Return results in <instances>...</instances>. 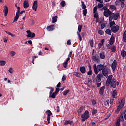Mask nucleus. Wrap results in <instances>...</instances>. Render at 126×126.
I'll list each match as a JSON object with an SVG mask.
<instances>
[{
    "label": "nucleus",
    "instance_id": "1",
    "mask_svg": "<svg viewBox=\"0 0 126 126\" xmlns=\"http://www.w3.org/2000/svg\"><path fill=\"white\" fill-rule=\"evenodd\" d=\"M104 67L105 65H104V64H99L96 65V64H94L93 66V68L95 74H98V72H99V71H101V70H102Z\"/></svg>",
    "mask_w": 126,
    "mask_h": 126
},
{
    "label": "nucleus",
    "instance_id": "2",
    "mask_svg": "<svg viewBox=\"0 0 126 126\" xmlns=\"http://www.w3.org/2000/svg\"><path fill=\"white\" fill-rule=\"evenodd\" d=\"M117 79L115 78H113L112 80L110 82V85H111L112 88H116L117 86H119L120 85V82L118 81L116 82Z\"/></svg>",
    "mask_w": 126,
    "mask_h": 126
},
{
    "label": "nucleus",
    "instance_id": "3",
    "mask_svg": "<svg viewBox=\"0 0 126 126\" xmlns=\"http://www.w3.org/2000/svg\"><path fill=\"white\" fill-rule=\"evenodd\" d=\"M81 118L82 119V122H85L86 120H88L89 118V111L86 110L85 112L81 115Z\"/></svg>",
    "mask_w": 126,
    "mask_h": 126
},
{
    "label": "nucleus",
    "instance_id": "4",
    "mask_svg": "<svg viewBox=\"0 0 126 126\" xmlns=\"http://www.w3.org/2000/svg\"><path fill=\"white\" fill-rule=\"evenodd\" d=\"M119 16H120V13H112V14L109 17V21H112V20H113V19H114V20H118V19H119Z\"/></svg>",
    "mask_w": 126,
    "mask_h": 126
},
{
    "label": "nucleus",
    "instance_id": "5",
    "mask_svg": "<svg viewBox=\"0 0 126 126\" xmlns=\"http://www.w3.org/2000/svg\"><path fill=\"white\" fill-rule=\"evenodd\" d=\"M47 89H50V91L49 92V98H52L53 99L56 98V96H57V95L53 93L54 88H53V87H47Z\"/></svg>",
    "mask_w": 126,
    "mask_h": 126
},
{
    "label": "nucleus",
    "instance_id": "6",
    "mask_svg": "<svg viewBox=\"0 0 126 126\" xmlns=\"http://www.w3.org/2000/svg\"><path fill=\"white\" fill-rule=\"evenodd\" d=\"M109 70H110V69H109L107 67V65H105L103 69H102V73L103 75H104V76H108V74L109 73Z\"/></svg>",
    "mask_w": 126,
    "mask_h": 126
},
{
    "label": "nucleus",
    "instance_id": "7",
    "mask_svg": "<svg viewBox=\"0 0 126 126\" xmlns=\"http://www.w3.org/2000/svg\"><path fill=\"white\" fill-rule=\"evenodd\" d=\"M92 58L93 61L95 62V63H100V59H99V55H98L97 54H95L94 55V56H92Z\"/></svg>",
    "mask_w": 126,
    "mask_h": 126
},
{
    "label": "nucleus",
    "instance_id": "8",
    "mask_svg": "<svg viewBox=\"0 0 126 126\" xmlns=\"http://www.w3.org/2000/svg\"><path fill=\"white\" fill-rule=\"evenodd\" d=\"M26 32L27 33V37L28 38H34L36 35L35 34V33L31 32V31L28 30L26 31Z\"/></svg>",
    "mask_w": 126,
    "mask_h": 126
},
{
    "label": "nucleus",
    "instance_id": "9",
    "mask_svg": "<svg viewBox=\"0 0 126 126\" xmlns=\"http://www.w3.org/2000/svg\"><path fill=\"white\" fill-rule=\"evenodd\" d=\"M45 114L47 115V122L48 124H50V120H51V116L52 115V112L50 110H47L46 111Z\"/></svg>",
    "mask_w": 126,
    "mask_h": 126
},
{
    "label": "nucleus",
    "instance_id": "10",
    "mask_svg": "<svg viewBox=\"0 0 126 126\" xmlns=\"http://www.w3.org/2000/svg\"><path fill=\"white\" fill-rule=\"evenodd\" d=\"M113 80V75H110L106 80V86H110V82H111V81Z\"/></svg>",
    "mask_w": 126,
    "mask_h": 126
},
{
    "label": "nucleus",
    "instance_id": "11",
    "mask_svg": "<svg viewBox=\"0 0 126 126\" xmlns=\"http://www.w3.org/2000/svg\"><path fill=\"white\" fill-rule=\"evenodd\" d=\"M113 13V12L110 11L109 9L107 10L106 11H104L103 12V15L105 17H109V16H111Z\"/></svg>",
    "mask_w": 126,
    "mask_h": 126
},
{
    "label": "nucleus",
    "instance_id": "12",
    "mask_svg": "<svg viewBox=\"0 0 126 126\" xmlns=\"http://www.w3.org/2000/svg\"><path fill=\"white\" fill-rule=\"evenodd\" d=\"M111 66L113 71L115 72L116 71V69L117 68V61L116 60H114Z\"/></svg>",
    "mask_w": 126,
    "mask_h": 126
},
{
    "label": "nucleus",
    "instance_id": "13",
    "mask_svg": "<svg viewBox=\"0 0 126 126\" xmlns=\"http://www.w3.org/2000/svg\"><path fill=\"white\" fill-rule=\"evenodd\" d=\"M102 77H103V74L102 73L98 74L95 78L96 82L99 83L102 80Z\"/></svg>",
    "mask_w": 126,
    "mask_h": 126
},
{
    "label": "nucleus",
    "instance_id": "14",
    "mask_svg": "<svg viewBox=\"0 0 126 126\" xmlns=\"http://www.w3.org/2000/svg\"><path fill=\"white\" fill-rule=\"evenodd\" d=\"M119 29H120V27L118 25H116V26H113L111 28V31L113 33H117L118 31H119Z\"/></svg>",
    "mask_w": 126,
    "mask_h": 126
},
{
    "label": "nucleus",
    "instance_id": "15",
    "mask_svg": "<svg viewBox=\"0 0 126 126\" xmlns=\"http://www.w3.org/2000/svg\"><path fill=\"white\" fill-rule=\"evenodd\" d=\"M38 7V1L35 0L33 2V6H32V9L35 11H37V8Z\"/></svg>",
    "mask_w": 126,
    "mask_h": 126
},
{
    "label": "nucleus",
    "instance_id": "16",
    "mask_svg": "<svg viewBox=\"0 0 126 126\" xmlns=\"http://www.w3.org/2000/svg\"><path fill=\"white\" fill-rule=\"evenodd\" d=\"M46 29L48 31H53V30H55V25H50L49 26H47L46 28Z\"/></svg>",
    "mask_w": 126,
    "mask_h": 126
},
{
    "label": "nucleus",
    "instance_id": "17",
    "mask_svg": "<svg viewBox=\"0 0 126 126\" xmlns=\"http://www.w3.org/2000/svg\"><path fill=\"white\" fill-rule=\"evenodd\" d=\"M3 11L4 13V16H7V13H8V7H7V6L5 5L4 6V10Z\"/></svg>",
    "mask_w": 126,
    "mask_h": 126
},
{
    "label": "nucleus",
    "instance_id": "18",
    "mask_svg": "<svg viewBox=\"0 0 126 126\" xmlns=\"http://www.w3.org/2000/svg\"><path fill=\"white\" fill-rule=\"evenodd\" d=\"M89 71L87 73L88 75H92L93 74V71H92V67H91V65H89Z\"/></svg>",
    "mask_w": 126,
    "mask_h": 126
},
{
    "label": "nucleus",
    "instance_id": "19",
    "mask_svg": "<svg viewBox=\"0 0 126 126\" xmlns=\"http://www.w3.org/2000/svg\"><path fill=\"white\" fill-rule=\"evenodd\" d=\"M29 7V2L28 0L24 1V8H28Z\"/></svg>",
    "mask_w": 126,
    "mask_h": 126
},
{
    "label": "nucleus",
    "instance_id": "20",
    "mask_svg": "<svg viewBox=\"0 0 126 126\" xmlns=\"http://www.w3.org/2000/svg\"><path fill=\"white\" fill-rule=\"evenodd\" d=\"M105 86H102L100 88L99 91V94H100V95H103V94H104V91L105 90Z\"/></svg>",
    "mask_w": 126,
    "mask_h": 126
},
{
    "label": "nucleus",
    "instance_id": "21",
    "mask_svg": "<svg viewBox=\"0 0 126 126\" xmlns=\"http://www.w3.org/2000/svg\"><path fill=\"white\" fill-rule=\"evenodd\" d=\"M99 57L102 60H105V59H106V56H105V53L104 52H100Z\"/></svg>",
    "mask_w": 126,
    "mask_h": 126
},
{
    "label": "nucleus",
    "instance_id": "22",
    "mask_svg": "<svg viewBox=\"0 0 126 126\" xmlns=\"http://www.w3.org/2000/svg\"><path fill=\"white\" fill-rule=\"evenodd\" d=\"M80 71L81 73L84 74L86 72V69L85 68V66H83L80 67Z\"/></svg>",
    "mask_w": 126,
    "mask_h": 126
},
{
    "label": "nucleus",
    "instance_id": "23",
    "mask_svg": "<svg viewBox=\"0 0 126 126\" xmlns=\"http://www.w3.org/2000/svg\"><path fill=\"white\" fill-rule=\"evenodd\" d=\"M72 124H73V122L71 121V120H66L64 123V125L66 126V125H72Z\"/></svg>",
    "mask_w": 126,
    "mask_h": 126
},
{
    "label": "nucleus",
    "instance_id": "24",
    "mask_svg": "<svg viewBox=\"0 0 126 126\" xmlns=\"http://www.w3.org/2000/svg\"><path fill=\"white\" fill-rule=\"evenodd\" d=\"M74 75L76 76V77H79L81 78V76H82V74L80 72H76L75 73Z\"/></svg>",
    "mask_w": 126,
    "mask_h": 126
},
{
    "label": "nucleus",
    "instance_id": "25",
    "mask_svg": "<svg viewBox=\"0 0 126 126\" xmlns=\"http://www.w3.org/2000/svg\"><path fill=\"white\" fill-rule=\"evenodd\" d=\"M121 56H122V58H126V51L122 50L121 51Z\"/></svg>",
    "mask_w": 126,
    "mask_h": 126
},
{
    "label": "nucleus",
    "instance_id": "26",
    "mask_svg": "<svg viewBox=\"0 0 126 126\" xmlns=\"http://www.w3.org/2000/svg\"><path fill=\"white\" fill-rule=\"evenodd\" d=\"M110 45H113L114 44V36H112L109 40Z\"/></svg>",
    "mask_w": 126,
    "mask_h": 126
},
{
    "label": "nucleus",
    "instance_id": "27",
    "mask_svg": "<svg viewBox=\"0 0 126 126\" xmlns=\"http://www.w3.org/2000/svg\"><path fill=\"white\" fill-rule=\"evenodd\" d=\"M118 95V94L117 93V90H114L112 92V96L113 98H116V96Z\"/></svg>",
    "mask_w": 126,
    "mask_h": 126
},
{
    "label": "nucleus",
    "instance_id": "28",
    "mask_svg": "<svg viewBox=\"0 0 126 126\" xmlns=\"http://www.w3.org/2000/svg\"><path fill=\"white\" fill-rule=\"evenodd\" d=\"M121 126V119H118L115 123V126Z\"/></svg>",
    "mask_w": 126,
    "mask_h": 126
},
{
    "label": "nucleus",
    "instance_id": "29",
    "mask_svg": "<svg viewBox=\"0 0 126 126\" xmlns=\"http://www.w3.org/2000/svg\"><path fill=\"white\" fill-rule=\"evenodd\" d=\"M18 18H19V14H16V16L14 17V20L13 22H16V21H17V20H18Z\"/></svg>",
    "mask_w": 126,
    "mask_h": 126
},
{
    "label": "nucleus",
    "instance_id": "30",
    "mask_svg": "<svg viewBox=\"0 0 126 126\" xmlns=\"http://www.w3.org/2000/svg\"><path fill=\"white\" fill-rule=\"evenodd\" d=\"M5 63H6V62H5V61H0V65L1 66H4V65H5Z\"/></svg>",
    "mask_w": 126,
    "mask_h": 126
},
{
    "label": "nucleus",
    "instance_id": "31",
    "mask_svg": "<svg viewBox=\"0 0 126 126\" xmlns=\"http://www.w3.org/2000/svg\"><path fill=\"white\" fill-rule=\"evenodd\" d=\"M83 109H84V107L83 106H81L80 108L77 110V113L81 114V112L83 111Z\"/></svg>",
    "mask_w": 126,
    "mask_h": 126
},
{
    "label": "nucleus",
    "instance_id": "32",
    "mask_svg": "<svg viewBox=\"0 0 126 126\" xmlns=\"http://www.w3.org/2000/svg\"><path fill=\"white\" fill-rule=\"evenodd\" d=\"M105 33L108 35H111L112 34V31L111 30L108 29L105 31Z\"/></svg>",
    "mask_w": 126,
    "mask_h": 126
},
{
    "label": "nucleus",
    "instance_id": "33",
    "mask_svg": "<svg viewBox=\"0 0 126 126\" xmlns=\"http://www.w3.org/2000/svg\"><path fill=\"white\" fill-rule=\"evenodd\" d=\"M89 43L91 48H93L94 47V41L93 40H90Z\"/></svg>",
    "mask_w": 126,
    "mask_h": 126
},
{
    "label": "nucleus",
    "instance_id": "34",
    "mask_svg": "<svg viewBox=\"0 0 126 126\" xmlns=\"http://www.w3.org/2000/svg\"><path fill=\"white\" fill-rule=\"evenodd\" d=\"M58 16H55L52 18V23H56L57 21Z\"/></svg>",
    "mask_w": 126,
    "mask_h": 126
},
{
    "label": "nucleus",
    "instance_id": "35",
    "mask_svg": "<svg viewBox=\"0 0 126 126\" xmlns=\"http://www.w3.org/2000/svg\"><path fill=\"white\" fill-rule=\"evenodd\" d=\"M81 3H82V9H86V5H85V4L84 3V2L82 1H81Z\"/></svg>",
    "mask_w": 126,
    "mask_h": 126
},
{
    "label": "nucleus",
    "instance_id": "36",
    "mask_svg": "<svg viewBox=\"0 0 126 126\" xmlns=\"http://www.w3.org/2000/svg\"><path fill=\"white\" fill-rule=\"evenodd\" d=\"M109 101L108 99H107L104 103V106L105 107H109Z\"/></svg>",
    "mask_w": 126,
    "mask_h": 126
},
{
    "label": "nucleus",
    "instance_id": "37",
    "mask_svg": "<svg viewBox=\"0 0 126 126\" xmlns=\"http://www.w3.org/2000/svg\"><path fill=\"white\" fill-rule=\"evenodd\" d=\"M110 27L111 28L112 27H113V25H116V23H115V21H111L109 23Z\"/></svg>",
    "mask_w": 126,
    "mask_h": 126
},
{
    "label": "nucleus",
    "instance_id": "38",
    "mask_svg": "<svg viewBox=\"0 0 126 126\" xmlns=\"http://www.w3.org/2000/svg\"><path fill=\"white\" fill-rule=\"evenodd\" d=\"M111 52H112L113 53H115V52H116L117 51V49L116 48V46H115L114 45H113L111 48Z\"/></svg>",
    "mask_w": 126,
    "mask_h": 126
},
{
    "label": "nucleus",
    "instance_id": "39",
    "mask_svg": "<svg viewBox=\"0 0 126 126\" xmlns=\"http://www.w3.org/2000/svg\"><path fill=\"white\" fill-rule=\"evenodd\" d=\"M110 8H111V9H112L113 10H116L117 9V7H116L114 5H110Z\"/></svg>",
    "mask_w": 126,
    "mask_h": 126
},
{
    "label": "nucleus",
    "instance_id": "40",
    "mask_svg": "<svg viewBox=\"0 0 126 126\" xmlns=\"http://www.w3.org/2000/svg\"><path fill=\"white\" fill-rule=\"evenodd\" d=\"M98 113V111L96 109H93L92 110V115H95V114H97Z\"/></svg>",
    "mask_w": 126,
    "mask_h": 126
},
{
    "label": "nucleus",
    "instance_id": "41",
    "mask_svg": "<svg viewBox=\"0 0 126 126\" xmlns=\"http://www.w3.org/2000/svg\"><path fill=\"white\" fill-rule=\"evenodd\" d=\"M69 93V90H67L66 91H64L63 92V96H66V95L68 94V93Z\"/></svg>",
    "mask_w": 126,
    "mask_h": 126
},
{
    "label": "nucleus",
    "instance_id": "42",
    "mask_svg": "<svg viewBox=\"0 0 126 126\" xmlns=\"http://www.w3.org/2000/svg\"><path fill=\"white\" fill-rule=\"evenodd\" d=\"M80 32H77V34L78 35V37L79 38V41H82V37H81V35H80Z\"/></svg>",
    "mask_w": 126,
    "mask_h": 126
},
{
    "label": "nucleus",
    "instance_id": "43",
    "mask_svg": "<svg viewBox=\"0 0 126 126\" xmlns=\"http://www.w3.org/2000/svg\"><path fill=\"white\" fill-rule=\"evenodd\" d=\"M120 105H121L122 107H124V106H125V99H121Z\"/></svg>",
    "mask_w": 126,
    "mask_h": 126
},
{
    "label": "nucleus",
    "instance_id": "44",
    "mask_svg": "<svg viewBox=\"0 0 126 126\" xmlns=\"http://www.w3.org/2000/svg\"><path fill=\"white\" fill-rule=\"evenodd\" d=\"M82 29V25H79L78 27V30L79 32H81V30Z\"/></svg>",
    "mask_w": 126,
    "mask_h": 126
},
{
    "label": "nucleus",
    "instance_id": "45",
    "mask_svg": "<svg viewBox=\"0 0 126 126\" xmlns=\"http://www.w3.org/2000/svg\"><path fill=\"white\" fill-rule=\"evenodd\" d=\"M97 33L99 34V35H104V32L103 31V30H98L97 32Z\"/></svg>",
    "mask_w": 126,
    "mask_h": 126
},
{
    "label": "nucleus",
    "instance_id": "46",
    "mask_svg": "<svg viewBox=\"0 0 126 126\" xmlns=\"http://www.w3.org/2000/svg\"><path fill=\"white\" fill-rule=\"evenodd\" d=\"M122 108L123 107L122 106H119L116 110V113H119V112L122 110Z\"/></svg>",
    "mask_w": 126,
    "mask_h": 126
},
{
    "label": "nucleus",
    "instance_id": "47",
    "mask_svg": "<svg viewBox=\"0 0 126 126\" xmlns=\"http://www.w3.org/2000/svg\"><path fill=\"white\" fill-rule=\"evenodd\" d=\"M60 4H61V6H62V7H64V6H65V1H64V0H63Z\"/></svg>",
    "mask_w": 126,
    "mask_h": 126
},
{
    "label": "nucleus",
    "instance_id": "48",
    "mask_svg": "<svg viewBox=\"0 0 126 126\" xmlns=\"http://www.w3.org/2000/svg\"><path fill=\"white\" fill-rule=\"evenodd\" d=\"M83 15H84V16H86V14H87V9H84L83 10Z\"/></svg>",
    "mask_w": 126,
    "mask_h": 126
},
{
    "label": "nucleus",
    "instance_id": "49",
    "mask_svg": "<svg viewBox=\"0 0 126 126\" xmlns=\"http://www.w3.org/2000/svg\"><path fill=\"white\" fill-rule=\"evenodd\" d=\"M94 18H99V14H98V13L95 12L94 15Z\"/></svg>",
    "mask_w": 126,
    "mask_h": 126
},
{
    "label": "nucleus",
    "instance_id": "50",
    "mask_svg": "<svg viewBox=\"0 0 126 126\" xmlns=\"http://www.w3.org/2000/svg\"><path fill=\"white\" fill-rule=\"evenodd\" d=\"M67 64H68V63H66L65 62L63 63V65L64 68H66V67H67Z\"/></svg>",
    "mask_w": 126,
    "mask_h": 126
},
{
    "label": "nucleus",
    "instance_id": "51",
    "mask_svg": "<svg viewBox=\"0 0 126 126\" xmlns=\"http://www.w3.org/2000/svg\"><path fill=\"white\" fill-rule=\"evenodd\" d=\"M97 9H98V7L95 6L93 9L94 13H96L97 12Z\"/></svg>",
    "mask_w": 126,
    "mask_h": 126
},
{
    "label": "nucleus",
    "instance_id": "52",
    "mask_svg": "<svg viewBox=\"0 0 126 126\" xmlns=\"http://www.w3.org/2000/svg\"><path fill=\"white\" fill-rule=\"evenodd\" d=\"M104 6V5L103 4L98 3L97 5L98 8H102Z\"/></svg>",
    "mask_w": 126,
    "mask_h": 126
},
{
    "label": "nucleus",
    "instance_id": "53",
    "mask_svg": "<svg viewBox=\"0 0 126 126\" xmlns=\"http://www.w3.org/2000/svg\"><path fill=\"white\" fill-rule=\"evenodd\" d=\"M120 5L122 8H124L125 7V2L121 1Z\"/></svg>",
    "mask_w": 126,
    "mask_h": 126
},
{
    "label": "nucleus",
    "instance_id": "54",
    "mask_svg": "<svg viewBox=\"0 0 126 126\" xmlns=\"http://www.w3.org/2000/svg\"><path fill=\"white\" fill-rule=\"evenodd\" d=\"M65 80H66V76L65 75H63L62 79V81H65Z\"/></svg>",
    "mask_w": 126,
    "mask_h": 126
},
{
    "label": "nucleus",
    "instance_id": "55",
    "mask_svg": "<svg viewBox=\"0 0 126 126\" xmlns=\"http://www.w3.org/2000/svg\"><path fill=\"white\" fill-rule=\"evenodd\" d=\"M91 101L93 105H96V104H97V102H96V100L95 99H92Z\"/></svg>",
    "mask_w": 126,
    "mask_h": 126
},
{
    "label": "nucleus",
    "instance_id": "56",
    "mask_svg": "<svg viewBox=\"0 0 126 126\" xmlns=\"http://www.w3.org/2000/svg\"><path fill=\"white\" fill-rule=\"evenodd\" d=\"M106 26V25L105 24L103 23L101 25V29L103 30L104 28H105Z\"/></svg>",
    "mask_w": 126,
    "mask_h": 126
},
{
    "label": "nucleus",
    "instance_id": "57",
    "mask_svg": "<svg viewBox=\"0 0 126 126\" xmlns=\"http://www.w3.org/2000/svg\"><path fill=\"white\" fill-rule=\"evenodd\" d=\"M20 12V7H17V11L16 12V13L18 14H19Z\"/></svg>",
    "mask_w": 126,
    "mask_h": 126
},
{
    "label": "nucleus",
    "instance_id": "58",
    "mask_svg": "<svg viewBox=\"0 0 126 126\" xmlns=\"http://www.w3.org/2000/svg\"><path fill=\"white\" fill-rule=\"evenodd\" d=\"M9 72L10 73H13V69H12V68L10 67L8 70Z\"/></svg>",
    "mask_w": 126,
    "mask_h": 126
},
{
    "label": "nucleus",
    "instance_id": "59",
    "mask_svg": "<svg viewBox=\"0 0 126 126\" xmlns=\"http://www.w3.org/2000/svg\"><path fill=\"white\" fill-rule=\"evenodd\" d=\"M11 57H14V56H15V54H16V53H15V52L14 51H12L11 52Z\"/></svg>",
    "mask_w": 126,
    "mask_h": 126
},
{
    "label": "nucleus",
    "instance_id": "60",
    "mask_svg": "<svg viewBox=\"0 0 126 126\" xmlns=\"http://www.w3.org/2000/svg\"><path fill=\"white\" fill-rule=\"evenodd\" d=\"M114 99H111L110 101H109V103L110 104V105H113V103H114Z\"/></svg>",
    "mask_w": 126,
    "mask_h": 126
},
{
    "label": "nucleus",
    "instance_id": "61",
    "mask_svg": "<svg viewBox=\"0 0 126 126\" xmlns=\"http://www.w3.org/2000/svg\"><path fill=\"white\" fill-rule=\"evenodd\" d=\"M104 45V44H102V43H99L98 44V48L99 49H101V48H102V47Z\"/></svg>",
    "mask_w": 126,
    "mask_h": 126
},
{
    "label": "nucleus",
    "instance_id": "62",
    "mask_svg": "<svg viewBox=\"0 0 126 126\" xmlns=\"http://www.w3.org/2000/svg\"><path fill=\"white\" fill-rule=\"evenodd\" d=\"M67 45H68V46L71 45V42L70 41V40H67Z\"/></svg>",
    "mask_w": 126,
    "mask_h": 126
},
{
    "label": "nucleus",
    "instance_id": "63",
    "mask_svg": "<svg viewBox=\"0 0 126 126\" xmlns=\"http://www.w3.org/2000/svg\"><path fill=\"white\" fill-rule=\"evenodd\" d=\"M123 41L125 43H126V36H123Z\"/></svg>",
    "mask_w": 126,
    "mask_h": 126
},
{
    "label": "nucleus",
    "instance_id": "64",
    "mask_svg": "<svg viewBox=\"0 0 126 126\" xmlns=\"http://www.w3.org/2000/svg\"><path fill=\"white\" fill-rule=\"evenodd\" d=\"M7 40H8L7 37H4L3 39L4 42L7 43Z\"/></svg>",
    "mask_w": 126,
    "mask_h": 126
}]
</instances>
